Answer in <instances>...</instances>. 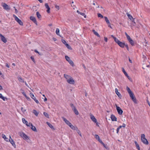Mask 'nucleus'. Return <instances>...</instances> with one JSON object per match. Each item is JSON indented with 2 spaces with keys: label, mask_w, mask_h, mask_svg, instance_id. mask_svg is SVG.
Masks as SVG:
<instances>
[{
  "label": "nucleus",
  "mask_w": 150,
  "mask_h": 150,
  "mask_svg": "<svg viewBox=\"0 0 150 150\" xmlns=\"http://www.w3.org/2000/svg\"><path fill=\"white\" fill-rule=\"evenodd\" d=\"M13 17L15 18V20L21 25H23V23L16 16L14 15Z\"/></svg>",
  "instance_id": "nucleus-6"
},
{
  "label": "nucleus",
  "mask_w": 150,
  "mask_h": 150,
  "mask_svg": "<svg viewBox=\"0 0 150 150\" xmlns=\"http://www.w3.org/2000/svg\"><path fill=\"white\" fill-rule=\"evenodd\" d=\"M122 127L125 128L126 127V125L125 123H123L122 125Z\"/></svg>",
  "instance_id": "nucleus-50"
},
{
  "label": "nucleus",
  "mask_w": 150,
  "mask_h": 150,
  "mask_svg": "<svg viewBox=\"0 0 150 150\" xmlns=\"http://www.w3.org/2000/svg\"><path fill=\"white\" fill-rule=\"evenodd\" d=\"M120 129H119V128H117V130H116V131H117V133H118L119 132V130H120Z\"/></svg>",
  "instance_id": "nucleus-52"
},
{
  "label": "nucleus",
  "mask_w": 150,
  "mask_h": 150,
  "mask_svg": "<svg viewBox=\"0 0 150 150\" xmlns=\"http://www.w3.org/2000/svg\"><path fill=\"white\" fill-rule=\"evenodd\" d=\"M0 37L1 41L4 43H5L7 42V41L5 38L1 33H0Z\"/></svg>",
  "instance_id": "nucleus-12"
},
{
  "label": "nucleus",
  "mask_w": 150,
  "mask_h": 150,
  "mask_svg": "<svg viewBox=\"0 0 150 150\" xmlns=\"http://www.w3.org/2000/svg\"><path fill=\"white\" fill-rule=\"evenodd\" d=\"M126 89L131 99L134 96V94L129 87L127 86L126 88Z\"/></svg>",
  "instance_id": "nucleus-5"
},
{
  "label": "nucleus",
  "mask_w": 150,
  "mask_h": 150,
  "mask_svg": "<svg viewBox=\"0 0 150 150\" xmlns=\"http://www.w3.org/2000/svg\"><path fill=\"white\" fill-rule=\"evenodd\" d=\"M129 62L131 63H132V61L129 58Z\"/></svg>",
  "instance_id": "nucleus-59"
},
{
  "label": "nucleus",
  "mask_w": 150,
  "mask_h": 150,
  "mask_svg": "<svg viewBox=\"0 0 150 150\" xmlns=\"http://www.w3.org/2000/svg\"><path fill=\"white\" fill-rule=\"evenodd\" d=\"M23 108H21V110L23 111V112H25L26 111V110H23Z\"/></svg>",
  "instance_id": "nucleus-57"
},
{
  "label": "nucleus",
  "mask_w": 150,
  "mask_h": 150,
  "mask_svg": "<svg viewBox=\"0 0 150 150\" xmlns=\"http://www.w3.org/2000/svg\"><path fill=\"white\" fill-rule=\"evenodd\" d=\"M19 134L26 141L29 140V137L24 132H21L19 133Z\"/></svg>",
  "instance_id": "nucleus-3"
},
{
  "label": "nucleus",
  "mask_w": 150,
  "mask_h": 150,
  "mask_svg": "<svg viewBox=\"0 0 150 150\" xmlns=\"http://www.w3.org/2000/svg\"><path fill=\"white\" fill-rule=\"evenodd\" d=\"M29 125H30V126L32 127H31V129L33 131L35 132L37 131L36 127L34 126H33L32 123H29Z\"/></svg>",
  "instance_id": "nucleus-19"
},
{
  "label": "nucleus",
  "mask_w": 150,
  "mask_h": 150,
  "mask_svg": "<svg viewBox=\"0 0 150 150\" xmlns=\"http://www.w3.org/2000/svg\"><path fill=\"white\" fill-rule=\"evenodd\" d=\"M100 143L103 145V146L106 149L107 148L106 146V145L102 142V141H101V142Z\"/></svg>",
  "instance_id": "nucleus-42"
},
{
  "label": "nucleus",
  "mask_w": 150,
  "mask_h": 150,
  "mask_svg": "<svg viewBox=\"0 0 150 150\" xmlns=\"http://www.w3.org/2000/svg\"><path fill=\"white\" fill-rule=\"evenodd\" d=\"M33 113L37 116L39 114V112H38L35 110H33Z\"/></svg>",
  "instance_id": "nucleus-33"
},
{
  "label": "nucleus",
  "mask_w": 150,
  "mask_h": 150,
  "mask_svg": "<svg viewBox=\"0 0 150 150\" xmlns=\"http://www.w3.org/2000/svg\"><path fill=\"white\" fill-rule=\"evenodd\" d=\"M38 1H39L40 3H42L43 2L42 0H38Z\"/></svg>",
  "instance_id": "nucleus-63"
},
{
  "label": "nucleus",
  "mask_w": 150,
  "mask_h": 150,
  "mask_svg": "<svg viewBox=\"0 0 150 150\" xmlns=\"http://www.w3.org/2000/svg\"><path fill=\"white\" fill-rule=\"evenodd\" d=\"M64 77L66 79L68 83L72 84H74V81L71 76L66 74H64Z\"/></svg>",
  "instance_id": "nucleus-1"
},
{
  "label": "nucleus",
  "mask_w": 150,
  "mask_h": 150,
  "mask_svg": "<svg viewBox=\"0 0 150 150\" xmlns=\"http://www.w3.org/2000/svg\"><path fill=\"white\" fill-rule=\"evenodd\" d=\"M45 6L46 8L47 9V13H50V8L49 7L48 4L45 3Z\"/></svg>",
  "instance_id": "nucleus-17"
},
{
  "label": "nucleus",
  "mask_w": 150,
  "mask_h": 150,
  "mask_svg": "<svg viewBox=\"0 0 150 150\" xmlns=\"http://www.w3.org/2000/svg\"><path fill=\"white\" fill-rule=\"evenodd\" d=\"M22 93L24 95V96L25 97V98L27 99L28 100H30V98L29 97H28V96H27L26 95L24 91L23 92H22Z\"/></svg>",
  "instance_id": "nucleus-24"
},
{
  "label": "nucleus",
  "mask_w": 150,
  "mask_h": 150,
  "mask_svg": "<svg viewBox=\"0 0 150 150\" xmlns=\"http://www.w3.org/2000/svg\"><path fill=\"white\" fill-rule=\"evenodd\" d=\"M111 36L113 38L115 42L117 44L118 43H119L120 42L117 38L115 37L113 35H111Z\"/></svg>",
  "instance_id": "nucleus-22"
},
{
  "label": "nucleus",
  "mask_w": 150,
  "mask_h": 150,
  "mask_svg": "<svg viewBox=\"0 0 150 150\" xmlns=\"http://www.w3.org/2000/svg\"><path fill=\"white\" fill-rule=\"evenodd\" d=\"M122 127V125L120 126L118 128H119V129H120Z\"/></svg>",
  "instance_id": "nucleus-58"
},
{
  "label": "nucleus",
  "mask_w": 150,
  "mask_h": 150,
  "mask_svg": "<svg viewBox=\"0 0 150 150\" xmlns=\"http://www.w3.org/2000/svg\"><path fill=\"white\" fill-rule=\"evenodd\" d=\"M2 6L3 7V8L6 10H10V7L6 4L4 3H1Z\"/></svg>",
  "instance_id": "nucleus-9"
},
{
  "label": "nucleus",
  "mask_w": 150,
  "mask_h": 150,
  "mask_svg": "<svg viewBox=\"0 0 150 150\" xmlns=\"http://www.w3.org/2000/svg\"><path fill=\"white\" fill-rule=\"evenodd\" d=\"M127 15L130 19L131 20L133 18V17L130 15L128 14Z\"/></svg>",
  "instance_id": "nucleus-43"
},
{
  "label": "nucleus",
  "mask_w": 150,
  "mask_h": 150,
  "mask_svg": "<svg viewBox=\"0 0 150 150\" xmlns=\"http://www.w3.org/2000/svg\"><path fill=\"white\" fill-rule=\"evenodd\" d=\"M65 45L69 49L71 50L72 49L70 46L68 44L66 43V44H65Z\"/></svg>",
  "instance_id": "nucleus-38"
},
{
  "label": "nucleus",
  "mask_w": 150,
  "mask_h": 150,
  "mask_svg": "<svg viewBox=\"0 0 150 150\" xmlns=\"http://www.w3.org/2000/svg\"><path fill=\"white\" fill-rule=\"evenodd\" d=\"M118 45L122 48H124L125 45V44L124 43H123L120 41L118 43Z\"/></svg>",
  "instance_id": "nucleus-21"
},
{
  "label": "nucleus",
  "mask_w": 150,
  "mask_h": 150,
  "mask_svg": "<svg viewBox=\"0 0 150 150\" xmlns=\"http://www.w3.org/2000/svg\"><path fill=\"white\" fill-rule=\"evenodd\" d=\"M125 46L127 48V50L128 51L129 50V47L128 45L127 44H125Z\"/></svg>",
  "instance_id": "nucleus-46"
},
{
  "label": "nucleus",
  "mask_w": 150,
  "mask_h": 150,
  "mask_svg": "<svg viewBox=\"0 0 150 150\" xmlns=\"http://www.w3.org/2000/svg\"><path fill=\"white\" fill-rule=\"evenodd\" d=\"M30 19L36 25H38L36 20L35 17L31 16L30 17Z\"/></svg>",
  "instance_id": "nucleus-13"
},
{
  "label": "nucleus",
  "mask_w": 150,
  "mask_h": 150,
  "mask_svg": "<svg viewBox=\"0 0 150 150\" xmlns=\"http://www.w3.org/2000/svg\"><path fill=\"white\" fill-rule=\"evenodd\" d=\"M6 66L8 68H9V66L8 64L7 63H6Z\"/></svg>",
  "instance_id": "nucleus-53"
},
{
  "label": "nucleus",
  "mask_w": 150,
  "mask_h": 150,
  "mask_svg": "<svg viewBox=\"0 0 150 150\" xmlns=\"http://www.w3.org/2000/svg\"><path fill=\"white\" fill-rule=\"evenodd\" d=\"M116 109L118 114L120 115H122L123 113V111L121 108L120 107L117 106Z\"/></svg>",
  "instance_id": "nucleus-11"
},
{
  "label": "nucleus",
  "mask_w": 150,
  "mask_h": 150,
  "mask_svg": "<svg viewBox=\"0 0 150 150\" xmlns=\"http://www.w3.org/2000/svg\"><path fill=\"white\" fill-rule=\"evenodd\" d=\"M18 79L20 81H21L22 82H24V80L21 77H18Z\"/></svg>",
  "instance_id": "nucleus-36"
},
{
  "label": "nucleus",
  "mask_w": 150,
  "mask_h": 150,
  "mask_svg": "<svg viewBox=\"0 0 150 150\" xmlns=\"http://www.w3.org/2000/svg\"><path fill=\"white\" fill-rule=\"evenodd\" d=\"M104 40L106 42H107L108 41V38L107 37H104Z\"/></svg>",
  "instance_id": "nucleus-49"
},
{
  "label": "nucleus",
  "mask_w": 150,
  "mask_h": 150,
  "mask_svg": "<svg viewBox=\"0 0 150 150\" xmlns=\"http://www.w3.org/2000/svg\"><path fill=\"white\" fill-rule=\"evenodd\" d=\"M108 27H110V28H111V26H110V24H108Z\"/></svg>",
  "instance_id": "nucleus-61"
},
{
  "label": "nucleus",
  "mask_w": 150,
  "mask_h": 150,
  "mask_svg": "<svg viewBox=\"0 0 150 150\" xmlns=\"http://www.w3.org/2000/svg\"><path fill=\"white\" fill-rule=\"evenodd\" d=\"M62 42H63L64 44H65H65H66L67 43V42H66V41L65 40H63L62 41Z\"/></svg>",
  "instance_id": "nucleus-51"
},
{
  "label": "nucleus",
  "mask_w": 150,
  "mask_h": 150,
  "mask_svg": "<svg viewBox=\"0 0 150 150\" xmlns=\"http://www.w3.org/2000/svg\"><path fill=\"white\" fill-rule=\"evenodd\" d=\"M35 52L36 53H38V55H42V53H41L39 52L37 50H35Z\"/></svg>",
  "instance_id": "nucleus-40"
},
{
  "label": "nucleus",
  "mask_w": 150,
  "mask_h": 150,
  "mask_svg": "<svg viewBox=\"0 0 150 150\" xmlns=\"http://www.w3.org/2000/svg\"><path fill=\"white\" fill-rule=\"evenodd\" d=\"M90 116L91 119L92 120V121L95 123H96L97 121V120L95 118V117L92 114H91Z\"/></svg>",
  "instance_id": "nucleus-15"
},
{
  "label": "nucleus",
  "mask_w": 150,
  "mask_h": 150,
  "mask_svg": "<svg viewBox=\"0 0 150 150\" xmlns=\"http://www.w3.org/2000/svg\"><path fill=\"white\" fill-rule=\"evenodd\" d=\"M104 18L105 21L106 22V23L108 24H110V21H109V20H108L107 17L106 16H105Z\"/></svg>",
  "instance_id": "nucleus-34"
},
{
  "label": "nucleus",
  "mask_w": 150,
  "mask_h": 150,
  "mask_svg": "<svg viewBox=\"0 0 150 150\" xmlns=\"http://www.w3.org/2000/svg\"><path fill=\"white\" fill-rule=\"evenodd\" d=\"M73 110L76 115H78L79 114V112L76 108L74 107V109H73Z\"/></svg>",
  "instance_id": "nucleus-28"
},
{
  "label": "nucleus",
  "mask_w": 150,
  "mask_h": 150,
  "mask_svg": "<svg viewBox=\"0 0 150 150\" xmlns=\"http://www.w3.org/2000/svg\"><path fill=\"white\" fill-rule=\"evenodd\" d=\"M47 100V98L45 97V98L44 99V101L45 102V101H46Z\"/></svg>",
  "instance_id": "nucleus-60"
},
{
  "label": "nucleus",
  "mask_w": 150,
  "mask_h": 150,
  "mask_svg": "<svg viewBox=\"0 0 150 150\" xmlns=\"http://www.w3.org/2000/svg\"><path fill=\"white\" fill-rule=\"evenodd\" d=\"M132 100L133 101L134 103H137V100L135 96L132 98Z\"/></svg>",
  "instance_id": "nucleus-35"
},
{
  "label": "nucleus",
  "mask_w": 150,
  "mask_h": 150,
  "mask_svg": "<svg viewBox=\"0 0 150 150\" xmlns=\"http://www.w3.org/2000/svg\"><path fill=\"white\" fill-rule=\"evenodd\" d=\"M0 98L4 101H5L6 99H7L6 97L3 96L1 93H0Z\"/></svg>",
  "instance_id": "nucleus-27"
},
{
  "label": "nucleus",
  "mask_w": 150,
  "mask_h": 150,
  "mask_svg": "<svg viewBox=\"0 0 150 150\" xmlns=\"http://www.w3.org/2000/svg\"><path fill=\"white\" fill-rule=\"evenodd\" d=\"M98 17H100L102 18H103V16L100 13H98Z\"/></svg>",
  "instance_id": "nucleus-41"
},
{
  "label": "nucleus",
  "mask_w": 150,
  "mask_h": 150,
  "mask_svg": "<svg viewBox=\"0 0 150 150\" xmlns=\"http://www.w3.org/2000/svg\"><path fill=\"white\" fill-rule=\"evenodd\" d=\"M134 142L137 148L138 149V150H140L139 145V144H138V143H137V142L135 141H134Z\"/></svg>",
  "instance_id": "nucleus-29"
},
{
  "label": "nucleus",
  "mask_w": 150,
  "mask_h": 150,
  "mask_svg": "<svg viewBox=\"0 0 150 150\" xmlns=\"http://www.w3.org/2000/svg\"><path fill=\"white\" fill-rule=\"evenodd\" d=\"M124 74L125 75V76L128 77V79H129V76L128 75V74L127 73V72H126V73Z\"/></svg>",
  "instance_id": "nucleus-48"
},
{
  "label": "nucleus",
  "mask_w": 150,
  "mask_h": 150,
  "mask_svg": "<svg viewBox=\"0 0 150 150\" xmlns=\"http://www.w3.org/2000/svg\"><path fill=\"white\" fill-rule=\"evenodd\" d=\"M77 12L78 13L80 14L81 13V12H80L78 10L77 11Z\"/></svg>",
  "instance_id": "nucleus-64"
},
{
  "label": "nucleus",
  "mask_w": 150,
  "mask_h": 150,
  "mask_svg": "<svg viewBox=\"0 0 150 150\" xmlns=\"http://www.w3.org/2000/svg\"><path fill=\"white\" fill-rule=\"evenodd\" d=\"M115 90L116 94H117V95L119 97H120V96H121V94L119 92H118V90L117 88H116L115 89Z\"/></svg>",
  "instance_id": "nucleus-30"
},
{
  "label": "nucleus",
  "mask_w": 150,
  "mask_h": 150,
  "mask_svg": "<svg viewBox=\"0 0 150 150\" xmlns=\"http://www.w3.org/2000/svg\"><path fill=\"white\" fill-rule=\"evenodd\" d=\"M30 96L37 103H39V101H38V100L36 99L34 95L32 93H30Z\"/></svg>",
  "instance_id": "nucleus-8"
},
{
  "label": "nucleus",
  "mask_w": 150,
  "mask_h": 150,
  "mask_svg": "<svg viewBox=\"0 0 150 150\" xmlns=\"http://www.w3.org/2000/svg\"><path fill=\"white\" fill-rule=\"evenodd\" d=\"M22 121L23 123L24 124H25L26 126L28 127L30 126V125H29V123H28V122L25 120L24 118H22Z\"/></svg>",
  "instance_id": "nucleus-16"
},
{
  "label": "nucleus",
  "mask_w": 150,
  "mask_h": 150,
  "mask_svg": "<svg viewBox=\"0 0 150 150\" xmlns=\"http://www.w3.org/2000/svg\"><path fill=\"white\" fill-rule=\"evenodd\" d=\"M59 30L58 28H57L56 29V34L58 35H59Z\"/></svg>",
  "instance_id": "nucleus-39"
},
{
  "label": "nucleus",
  "mask_w": 150,
  "mask_h": 150,
  "mask_svg": "<svg viewBox=\"0 0 150 150\" xmlns=\"http://www.w3.org/2000/svg\"><path fill=\"white\" fill-rule=\"evenodd\" d=\"M36 15L37 17L40 19L42 17L39 12L37 11L36 12Z\"/></svg>",
  "instance_id": "nucleus-31"
},
{
  "label": "nucleus",
  "mask_w": 150,
  "mask_h": 150,
  "mask_svg": "<svg viewBox=\"0 0 150 150\" xmlns=\"http://www.w3.org/2000/svg\"><path fill=\"white\" fill-rule=\"evenodd\" d=\"M92 31L93 33L95 35H96L98 37H100V36L99 35V34H98V33L97 32H96L95 30H93Z\"/></svg>",
  "instance_id": "nucleus-32"
},
{
  "label": "nucleus",
  "mask_w": 150,
  "mask_h": 150,
  "mask_svg": "<svg viewBox=\"0 0 150 150\" xmlns=\"http://www.w3.org/2000/svg\"><path fill=\"white\" fill-rule=\"evenodd\" d=\"M62 118L63 120L64 121L65 123L66 124H67L69 126V125L71 124V123L65 118L64 117H62Z\"/></svg>",
  "instance_id": "nucleus-14"
},
{
  "label": "nucleus",
  "mask_w": 150,
  "mask_h": 150,
  "mask_svg": "<svg viewBox=\"0 0 150 150\" xmlns=\"http://www.w3.org/2000/svg\"><path fill=\"white\" fill-rule=\"evenodd\" d=\"M46 123L51 129H52L53 130L55 129L53 126L49 122H46Z\"/></svg>",
  "instance_id": "nucleus-23"
},
{
  "label": "nucleus",
  "mask_w": 150,
  "mask_h": 150,
  "mask_svg": "<svg viewBox=\"0 0 150 150\" xmlns=\"http://www.w3.org/2000/svg\"><path fill=\"white\" fill-rule=\"evenodd\" d=\"M55 7L56 8L59 9V7L58 6H56Z\"/></svg>",
  "instance_id": "nucleus-54"
},
{
  "label": "nucleus",
  "mask_w": 150,
  "mask_h": 150,
  "mask_svg": "<svg viewBox=\"0 0 150 150\" xmlns=\"http://www.w3.org/2000/svg\"><path fill=\"white\" fill-rule=\"evenodd\" d=\"M125 34L127 37V40L129 42L130 44L132 46L134 45V41L132 40V39L130 38V37L127 34V33L126 32L125 33Z\"/></svg>",
  "instance_id": "nucleus-4"
},
{
  "label": "nucleus",
  "mask_w": 150,
  "mask_h": 150,
  "mask_svg": "<svg viewBox=\"0 0 150 150\" xmlns=\"http://www.w3.org/2000/svg\"><path fill=\"white\" fill-rule=\"evenodd\" d=\"M9 137V142H10L11 144L14 148H16V146L14 141L13 139L11 138V135H10Z\"/></svg>",
  "instance_id": "nucleus-7"
},
{
  "label": "nucleus",
  "mask_w": 150,
  "mask_h": 150,
  "mask_svg": "<svg viewBox=\"0 0 150 150\" xmlns=\"http://www.w3.org/2000/svg\"><path fill=\"white\" fill-rule=\"evenodd\" d=\"M77 133L79 135L81 136V137H82V135H81V134L80 132V131L79 130H77Z\"/></svg>",
  "instance_id": "nucleus-44"
},
{
  "label": "nucleus",
  "mask_w": 150,
  "mask_h": 150,
  "mask_svg": "<svg viewBox=\"0 0 150 150\" xmlns=\"http://www.w3.org/2000/svg\"><path fill=\"white\" fill-rule=\"evenodd\" d=\"M80 14L81 15L83 16L85 15V13H81H81Z\"/></svg>",
  "instance_id": "nucleus-55"
},
{
  "label": "nucleus",
  "mask_w": 150,
  "mask_h": 150,
  "mask_svg": "<svg viewBox=\"0 0 150 150\" xmlns=\"http://www.w3.org/2000/svg\"><path fill=\"white\" fill-rule=\"evenodd\" d=\"M1 136L6 141V142H9V139H8V138L6 137V136L5 134H2Z\"/></svg>",
  "instance_id": "nucleus-18"
},
{
  "label": "nucleus",
  "mask_w": 150,
  "mask_h": 150,
  "mask_svg": "<svg viewBox=\"0 0 150 150\" xmlns=\"http://www.w3.org/2000/svg\"><path fill=\"white\" fill-rule=\"evenodd\" d=\"M122 71H123V72H124L125 71L124 69L123 68H122Z\"/></svg>",
  "instance_id": "nucleus-56"
},
{
  "label": "nucleus",
  "mask_w": 150,
  "mask_h": 150,
  "mask_svg": "<svg viewBox=\"0 0 150 150\" xmlns=\"http://www.w3.org/2000/svg\"><path fill=\"white\" fill-rule=\"evenodd\" d=\"M141 140L142 142L144 144L147 145L149 144L148 142L147 139L145 137V135L144 134H141Z\"/></svg>",
  "instance_id": "nucleus-2"
},
{
  "label": "nucleus",
  "mask_w": 150,
  "mask_h": 150,
  "mask_svg": "<svg viewBox=\"0 0 150 150\" xmlns=\"http://www.w3.org/2000/svg\"><path fill=\"white\" fill-rule=\"evenodd\" d=\"M95 137L96 139L98 140V141L100 142L102 141L100 139L99 136L97 134H95Z\"/></svg>",
  "instance_id": "nucleus-26"
},
{
  "label": "nucleus",
  "mask_w": 150,
  "mask_h": 150,
  "mask_svg": "<svg viewBox=\"0 0 150 150\" xmlns=\"http://www.w3.org/2000/svg\"><path fill=\"white\" fill-rule=\"evenodd\" d=\"M43 114L47 118H49V115L46 112H44Z\"/></svg>",
  "instance_id": "nucleus-37"
},
{
  "label": "nucleus",
  "mask_w": 150,
  "mask_h": 150,
  "mask_svg": "<svg viewBox=\"0 0 150 150\" xmlns=\"http://www.w3.org/2000/svg\"><path fill=\"white\" fill-rule=\"evenodd\" d=\"M66 60L69 62L70 64L72 66H74V64L73 61L70 59L69 57H65Z\"/></svg>",
  "instance_id": "nucleus-10"
},
{
  "label": "nucleus",
  "mask_w": 150,
  "mask_h": 150,
  "mask_svg": "<svg viewBox=\"0 0 150 150\" xmlns=\"http://www.w3.org/2000/svg\"><path fill=\"white\" fill-rule=\"evenodd\" d=\"M31 57V59L32 60V61L34 62L35 63V60H34V57Z\"/></svg>",
  "instance_id": "nucleus-47"
},
{
  "label": "nucleus",
  "mask_w": 150,
  "mask_h": 150,
  "mask_svg": "<svg viewBox=\"0 0 150 150\" xmlns=\"http://www.w3.org/2000/svg\"><path fill=\"white\" fill-rule=\"evenodd\" d=\"M3 89L2 87L0 85V90H2Z\"/></svg>",
  "instance_id": "nucleus-62"
},
{
  "label": "nucleus",
  "mask_w": 150,
  "mask_h": 150,
  "mask_svg": "<svg viewBox=\"0 0 150 150\" xmlns=\"http://www.w3.org/2000/svg\"><path fill=\"white\" fill-rule=\"evenodd\" d=\"M69 127L73 130H75L78 129V128H77V127H75L74 126L72 125L71 124V125H69Z\"/></svg>",
  "instance_id": "nucleus-25"
},
{
  "label": "nucleus",
  "mask_w": 150,
  "mask_h": 150,
  "mask_svg": "<svg viewBox=\"0 0 150 150\" xmlns=\"http://www.w3.org/2000/svg\"><path fill=\"white\" fill-rule=\"evenodd\" d=\"M111 118L112 121H117V118L114 115H111Z\"/></svg>",
  "instance_id": "nucleus-20"
},
{
  "label": "nucleus",
  "mask_w": 150,
  "mask_h": 150,
  "mask_svg": "<svg viewBox=\"0 0 150 150\" xmlns=\"http://www.w3.org/2000/svg\"><path fill=\"white\" fill-rule=\"evenodd\" d=\"M71 107H72V109H74V108H76L75 107L74 105L73 104H70Z\"/></svg>",
  "instance_id": "nucleus-45"
}]
</instances>
